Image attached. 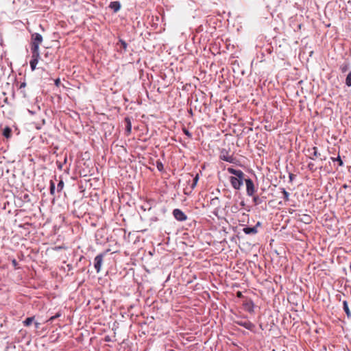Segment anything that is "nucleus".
Wrapping results in <instances>:
<instances>
[{
	"label": "nucleus",
	"instance_id": "obj_1",
	"mask_svg": "<svg viewBox=\"0 0 351 351\" xmlns=\"http://www.w3.org/2000/svg\"><path fill=\"white\" fill-rule=\"evenodd\" d=\"M227 171L229 173L235 176L230 177V182L232 186L236 190H239L241 188L243 182H245V173L241 170L235 169L232 167L228 168Z\"/></svg>",
	"mask_w": 351,
	"mask_h": 351
},
{
	"label": "nucleus",
	"instance_id": "obj_2",
	"mask_svg": "<svg viewBox=\"0 0 351 351\" xmlns=\"http://www.w3.org/2000/svg\"><path fill=\"white\" fill-rule=\"evenodd\" d=\"M43 42V36L38 33H34L31 37V51L39 52V46Z\"/></svg>",
	"mask_w": 351,
	"mask_h": 351
},
{
	"label": "nucleus",
	"instance_id": "obj_3",
	"mask_svg": "<svg viewBox=\"0 0 351 351\" xmlns=\"http://www.w3.org/2000/svg\"><path fill=\"white\" fill-rule=\"evenodd\" d=\"M246 193L248 196H253L256 191L254 182L250 178H245Z\"/></svg>",
	"mask_w": 351,
	"mask_h": 351
},
{
	"label": "nucleus",
	"instance_id": "obj_4",
	"mask_svg": "<svg viewBox=\"0 0 351 351\" xmlns=\"http://www.w3.org/2000/svg\"><path fill=\"white\" fill-rule=\"evenodd\" d=\"M40 58V53L32 51V59L29 62V65L32 71H34Z\"/></svg>",
	"mask_w": 351,
	"mask_h": 351
},
{
	"label": "nucleus",
	"instance_id": "obj_5",
	"mask_svg": "<svg viewBox=\"0 0 351 351\" xmlns=\"http://www.w3.org/2000/svg\"><path fill=\"white\" fill-rule=\"evenodd\" d=\"M173 215L179 221H184L187 219V216L178 208L173 210Z\"/></svg>",
	"mask_w": 351,
	"mask_h": 351
},
{
	"label": "nucleus",
	"instance_id": "obj_6",
	"mask_svg": "<svg viewBox=\"0 0 351 351\" xmlns=\"http://www.w3.org/2000/svg\"><path fill=\"white\" fill-rule=\"evenodd\" d=\"M109 252H110V250H108L104 252L103 253H101V254H98L95 258V263H101L104 257H106L107 256H111L112 254L116 253V252H111V253H109Z\"/></svg>",
	"mask_w": 351,
	"mask_h": 351
},
{
	"label": "nucleus",
	"instance_id": "obj_7",
	"mask_svg": "<svg viewBox=\"0 0 351 351\" xmlns=\"http://www.w3.org/2000/svg\"><path fill=\"white\" fill-rule=\"evenodd\" d=\"M308 153L309 154V158L311 160H315V158L319 157L321 156L320 153L317 152V147H313L312 148H308L307 149Z\"/></svg>",
	"mask_w": 351,
	"mask_h": 351
},
{
	"label": "nucleus",
	"instance_id": "obj_8",
	"mask_svg": "<svg viewBox=\"0 0 351 351\" xmlns=\"http://www.w3.org/2000/svg\"><path fill=\"white\" fill-rule=\"evenodd\" d=\"M220 159L228 162H233L234 161V157L232 156L228 155V152L225 149L221 151L220 154Z\"/></svg>",
	"mask_w": 351,
	"mask_h": 351
},
{
	"label": "nucleus",
	"instance_id": "obj_9",
	"mask_svg": "<svg viewBox=\"0 0 351 351\" xmlns=\"http://www.w3.org/2000/svg\"><path fill=\"white\" fill-rule=\"evenodd\" d=\"M237 324L248 330H252L254 328V325L247 320L237 322Z\"/></svg>",
	"mask_w": 351,
	"mask_h": 351
},
{
	"label": "nucleus",
	"instance_id": "obj_10",
	"mask_svg": "<svg viewBox=\"0 0 351 351\" xmlns=\"http://www.w3.org/2000/svg\"><path fill=\"white\" fill-rule=\"evenodd\" d=\"M243 231L246 234H256L258 232L256 227H245L243 229Z\"/></svg>",
	"mask_w": 351,
	"mask_h": 351
},
{
	"label": "nucleus",
	"instance_id": "obj_11",
	"mask_svg": "<svg viewBox=\"0 0 351 351\" xmlns=\"http://www.w3.org/2000/svg\"><path fill=\"white\" fill-rule=\"evenodd\" d=\"M109 8L114 12H117L121 8V4L119 1H112L109 5Z\"/></svg>",
	"mask_w": 351,
	"mask_h": 351
},
{
	"label": "nucleus",
	"instance_id": "obj_12",
	"mask_svg": "<svg viewBox=\"0 0 351 351\" xmlns=\"http://www.w3.org/2000/svg\"><path fill=\"white\" fill-rule=\"evenodd\" d=\"M125 132L128 135L131 133L132 131V123L129 117H125Z\"/></svg>",
	"mask_w": 351,
	"mask_h": 351
},
{
	"label": "nucleus",
	"instance_id": "obj_13",
	"mask_svg": "<svg viewBox=\"0 0 351 351\" xmlns=\"http://www.w3.org/2000/svg\"><path fill=\"white\" fill-rule=\"evenodd\" d=\"M3 135L6 138H9L11 137L12 136V130L9 127H5L3 130Z\"/></svg>",
	"mask_w": 351,
	"mask_h": 351
},
{
	"label": "nucleus",
	"instance_id": "obj_14",
	"mask_svg": "<svg viewBox=\"0 0 351 351\" xmlns=\"http://www.w3.org/2000/svg\"><path fill=\"white\" fill-rule=\"evenodd\" d=\"M343 310L346 312L347 316L348 317H350L351 316V312H350V311L349 309L348 304L347 301H343Z\"/></svg>",
	"mask_w": 351,
	"mask_h": 351
},
{
	"label": "nucleus",
	"instance_id": "obj_15",
	"mask_svg": "<svg viewBox=\"0 0 351 351\" xmlns=\"http://www.w3.org/2000/svg\"><path fill=\"white\" fill-rule=\"evenodd\" d=\"M280 190L281 191V193L283 194V199L285 202H287L289 200V193L287 192L285 188H280Z\"/></svg>",
	"mask_w": 351,
	"mask_h": 351
},
{
	"label": "nucleus",
	"instance_id": "obj_16",
	"mask_svg": "<svg viewBox=\"0 0 351 351\" xmlns=\"http://www.w3.org/2000/svg\"><path fill=\"white\" fill-rule=\"evenodd\" d=\"M330 159L332 161L337 162L339 166H340V167L343 166V162L339 156H338L336 158L331 157Z\"/></svg>",
	"mask_w": 351,
	"mask_h": 351
},
{
	"label": "nucleus",
	"instance_id": "obj_17",
	"mask_svg": "<svg viewBox=\"0 0 351 351\" xmlns=\"http://www.w3.org/2000/svg\"><path fill=\"white\" fill-rule=\"evenodd\" d=\"M34 319V317H29L25 319V320L23 321V325L25 326H29L32 324Z\"/></svg>",
	"mask_w": 351,
	"mask_h": 351
},
{
	"label": "nucleus",
	"instance_id": "obj_18",
	"mask_svg": "<svg viewBox=\"0 0 351 351\" xmlns=\"http://www.w3.org/2000/svg\"><path fill=\"white\" fill-rule=\"evenodd\" d=\"M307 167L311 172H315L317 169V167L313 162H308Z\"/></svg>",
	"mask_w": 351,
	"mask_h": 351
},
{
	"label": "nucleus",
	"instance_id": "obj_19",
	"mask_svg": "<svg viewBox=\"0 0 351 351\" xmlns=\"http://www.w3.org/2000/svg\"><path fill=\"white\" fill-rule=\"evenodd\" d=\"M349 69V64L347 62L343 63L340 66V70L342 73L346 72Z\"/></svg>",
	"mask_w": 351,
	"mask_h": 351
},
{
	"label": "nucleus",
	"instance_id": "obj_20",
	"mask_svg": "<svg viewBox=\"0 0 351 351\" xmlns=\"http://www.w3.org/2000/svg\"><path fill=\"white\" fill-rule=\"evenodd\" d=\"M198 180H199V174L197 173L195 175V178H193V183L191 184V186L192 189H193L196 186Z\"/></svg>",
	"mask_w": 351,
	"mask_h": 351
},
{
	"label": "nucleus",
	"instance_id": "obj_21",
	"mask_svg": "<svg viewBox=\"0 0 351 351\" xmlns=\"http://www.w3.org/2000/svg\"><path fill=\"white\" fill-rule=\"evenodd\" d=\"M156 167L159 171H163V169H164L163 164L160 160L156 161Z\"/></svg>",
	"mask_w": 351,
	"mask_h": 351
},
{
	"label": "nucleus",
	"instance_id": "obj_22",
	"mask_svg": "<svg viewBox=\"0 0 351 351\" xmlns=\"http://www.w3.org/2000/svg\"><path fill=\"white\" fill-rule=\"evenodd\" d=\"M55 189H56L55 183L53 181H51L50 182V193H51V195H54Z\"/></svg>",
	"mask_w": 351,
	"mask_h": 351
},
{
	"label": "nucleus",
	"instance_id": "obj_23",
	"mask_svg": "<svg viewBox=\"0 0 351 351\" xmlns=\"http://www.w3.org/2000/svg\"><path fill=\"white\" fill-rule=\"evenodd\" d=\"M346 84L348 86H351V71L348 74L346 79Z\"/></svg>",
	"mask_w": 351,
	"mask_h": 351
},
{
	"label": "nucleus",
	"instance_id": "obj_24",
	"mask_svg": "<svg viewBox=\"0 0 351 351\" xmlns=\"http://www.w3.org/2000/svg\"><path fill=\"white\" fill-rule=\"evenodd\" d=\"M305 223H310L311 221V217L308 215H304V219H302Z\"/></svg>",
	"mask_w": 351,
	"mask_h": 351
},
{
	"label": "nucleus",
	"instance_id": "obj_25",
	"mask_svg": "<svg viewBox=\"0 0 351 351\" xmlns=\"http://www.w3.org/2000/svg\"><path fill=\"white\" fill-rule=\"evenodd\" d=\"M252 197H253V202L254 203L255 205H258V204H261V201L258 196L253 195Z\"/></svg>",
	"mask_w": 351,
	"mask_h": 351
},
{
	"label": "nucleus",
	"instance_id": "obj_26",
	"mask_svg": "<svg viewBox=\"0 0 351 351\" xmlns=\"http://www.w3.org/2000/svg\"><path fill=\"white\" fill-rule=\"evenodd\" d=\"M182 132H184V134L185 135H186L189 138H191L192 137V134L186 128H182Z\"/></svg>",
	"mask_w": 351,
	"mask_h": 351
},
{
	"label": "nucleus",
	"instance_id": "obj_27",
	"mask_svg": "<svg viewBox=\"0 0 351 351\" xmlns=\"http://www.w3.org/2000/svg\"><path fill=\"white\" fill-rule=\"evenodd\" d=\"M119 43L121 44V46L122 47L123 49H124L125 51H126V49H127V43H125V41L123 40H119Z\"/></svg>",
	"mask_w": 351,
	"mask_h": 351
},
{
	"label": "nucleus",
	"instance_id": "obj_28",
	"mask_svg": "<svg viewBox=\"0 0 351 351\" xmlns=\"http://www.w3.org/2000/svg\"><path fill=\"white\" fill-rule=\"evenodd\" d=\"M64 183L62 181H60L57 186L58 191H60L63 189Z\"/></svg>",
	"mask_w": 351,
	"mask_h": 351
},
{
	"label": "nucleus",
	"instance_id": "obj_29",
	"mask_svg": "<svg viewBox=\"0 0 351 351\" xmlns=\"http://www.w3.org/2000/svg\"><path fill=\"white\" fill-rule=\"evenodd\" d=\"M60 316V313H57L56 315L54 316H52L51 317L47 322H52L55 319H56L57 317H59Z\"/></svg>",
	"mask_w": 351,
	"mask_h": 351
},
{
	"label": "nucleus",
	"instance_id": "obj_30",
	"mask_svg": "<svg viewBox=\"0 0 351 351\" xmlns=\"http://www.w3.org/2000/svg\"><path fill=\"white\" fill-rule=\"evenodd\" d=\"M101 266V265H99V264L94 265L95 269L97 270V272H99L100 271Z\"/></svg>",
	"mask_w": 351,
	"mask_h": 351
},
{
	"label": "nucleus",
	"instance_id": "obj_31",
	"mask_svg": "<svg viewBox=\"0 0 351 351\" xmlns=\"http://www.w3.org/2000/svg\"><path fill=\"white\" fill-rule=\"evenodd\" d=\"M295 176L294 174H293V173H289V180H290V181H291V182L293 180V178H295Z\"/></svg>",
	"mask_w": 351,
	"mask_h": 351
},
{
	"label": "nucleus",
	"instance_id": "obj_32",
	"mask_svg": "<svg viewBox=\"0 0 351 351\" xmlns=\"http://www.w3.org/2000/svg\"><path fill=\"white\" fill-rule=\"evenodd\" d=\"M237 296L239 298H241L243 297V294L241 291H239L237 292Z\"/></svg>",
	"mask_w": 351,
	"mask_h": 351
},
{
	"label": "nucleus",
	"instance_id": "obj_33",
	"mask_svg": "<svg viewBox=\"0 0 351 351\" xmlns=\"http://www.w3.org/2000/svg\"><path fill=\"white\" fill-rule=\"evenodd\" d=\"M60 79H57V80H55V84H56L57 86H58L60 85Z\"/></svg>",
	"mask_w": 351,
	"mask_h": 351
},
{
	"label": "nucleus",
	"instance_id": "obj_34",
	"mask_svg": "<svg viewBox=\"0 0 351 351\" xmlns=\"http://www.w3.org/2000/svg\"><path fill=\"white\" fill-rule=\"evenodd\" d=\"M261 226V223L258 221L254 227H256V228H257L258 226Z\"/></svg>",
	"mask_w": 351,
	"mask_h": 351
},
{
	"label": "nucleus",
	"instance_id": "obj_35",
	"mask_svg": "<svg viewBox=\"0 0 351 351\" xmlns=\"http://www.w3.org/2000/svg\"><path fill=\"white\" fill-rule=\"evenodd\" d=\"M35 326H36V328H39V326H40V323H38V322H35Z\"/></svg>",
	"mask_w": 351,
	"mask_h": 351
},
{
	"label": "nucleus",
	"instance_id": "obj_36",
	"mask_svg": "<svg viewBox=\"0 0 351 351\" xmlns=\"http://www.w3.org/2000/svg\"><path fill=\"white\" fill-rule=\"evenodd\" d=\"M26 85V84L25 82H23L21 85H20V88H23V87H25Z\"/></svg>",
	"mask_w": 351,
	"mask_h": 351
},
{
	"label": "nucleus",
	"instance_id": "obj_37",
	"mask_svg": "<svg viewBox=\"0 0 351 351\" xmlns=\"http://www.w3.org/2000/svg\"><path fill=\"white\" fill-rule=\"evenodd\" d=\"M58 168H59V169H62V164H60V165H58Z\"/></svg>",
	"mask_w": 351,
	"mask_h": 351
},
{
	"label": "nucleus",
	"instance_id": "obj_38",
	"mask_svg": "<svg viewBox=\"0 0 351 351\" xmlns=\"http://www.w3.org/2000/svg\"><path fill=\"white\" fill-rule=\"evenodd\" d=\"M12 263H16V260H15V259H14V260L12 261Z\"/></svg>",
	"mask_w": 351,
	"mask_h": 351
},
{
	"label": "nucleus",
	"instance_id": "obj_39",
	"mask_svg": "<svg viewBox=\"0 0 351 351\" xmlns=\"http://www.w3.org/2000/svg\"><path fill=\"white\" fill-rule=\"evenodd\" d=\"M326 160V158H321V160Z\"/></svg>",
	"mask_w": 351,
	"mask_h": 351
},
{
	"label": "nucleus",
	"instance_id": "obj_40",
	"mask_svg": "<svg viewBox=\"0 0 351 351\" xmlns=\"http://www.w3.org/2000/svg\"><path fill=\"white\" fill-rule=\"evenodd\" d=\"M189 113H191V114H192V110H191V109H190V110H189Z\"/></svg>",
	"mask_w": 351,
	"mask_h": 351
}]
</instances>
